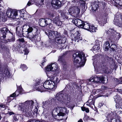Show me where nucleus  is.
Instances as JSON below:
<instances>
[{
    "instance_id": "nucleus-45",
    "label": "nucleus",
    "mask_w": 122,
    "mask_h": 122,
    "mask_svg": "<svg viewBox=\"0 0 122 122\" xmlns=\"http://www.w3.org/2000/svg\"><path fill=\"white\" fill-rule=\"evenodd\" d=\"M96 29V28L94 26L92 25L91 27L90 26V29L89 31H90L91 32H95L96 31L95 30Z\"/></svg>"
},
{
    "instance_id": "nucleus-25",
    "label": "nucleus",
    "mask_w": 122,
    "mask_h": 122,
    "mask_svg": "<svg viewBox=\"0 0 122 122\" xmlns=\"http://www.w3.org/2000/svg\"><path fill=\"white\" fill-rule=\"evenodd\" d=\"M51 3L52 5L57 6V8H59L62 6V3L59 0H52Z\"/></svg>"
},
{
    "instance_id": "nucleus-59",
    "label": "nucleus",
    "mask_w": 122,
    "mask_h": 122,
    "mask_svg": "<svg viewBox=\"0 0 122 122\" xmlns=\"http://www.w3.org/2000/svg\"><path fill=\"white\" fill-rule=\"evenodd\" d=\"M14 16L15 17L17 15L18 12L16 10H14Z\"/></svg>"
},
{
    "instance_id": "nucleus-27",
    "label": "nucleus",
    "mask_w": 122,
    "mask_h": 122,
    "mask_svg": "<svg viewBox=\"0 0 122 122\" xmlns=\"http://www.w3.org/2000/svg\"><path fill=\"white\" fill-rule=\"evenodd\" d=\"M53 21L54 23L58 26H61L62 24V22L57 17H56L53 19Z\"/></svg>"
},
{
    "instance_id": "nucleus-60",
    "label": "nucleus",
    "mask_w": 122,
    "mask_h": 122,
    "mask_svg": "<svg viewBox=\"0 0 122 122\" xmlns=\"http://www.w3.org/2000/svg\"><path fill=\"white\" fill-rule=\"evenodd\" d=\"M0 107L3 108H5H5H6V107L5 104H0Z\"/></svg>"
},
{
    "instance_id": "nucleus-43",
    "label": "nucleus",
    "mask_w": 122,
    "mask_h": 122,
    "mask_svg": "<svg viewBox=\"0 0 122 122\" xmlns=\"http://www.w3.org/2000/svg\"><path fill=\"white\" fill-rule=\"evenodd\" d=\"M22 32L21 30L20 31H17V30L16 35L19 37H21L23 36V33Z\"/></svg>"
},
{
    "instance_id": "nucleus-4",
    "label": "nucleus",
    "mask_w": 122,
    "mask_h": 122,
    "mask_svg": "<svg viewBox=\"0 0 122 122\" xmlns=\"http://www.w3.org/2000/svg\"><path fill=\"white\" fill-rule=\"evenodd\" d=\"M73 57L75 65L78 67H81L84 65L86 61L84 54H73Z\"/></svg>"
},
{
    "instance_id": "nucleus-33",
    "label": "nucleus",
    "mask_w": 122,
    "mask_h": 122,
    "mask_svg": "<svg viewBox=\"0 0 122 122\" xmlns=\"http://www.w3.org/2000/svg\"><path fill=\"white\" fill-rule=\"evenodd\" d=\"M95 100L94 99H91L89 100L86 103L87 105L92 107V105L94 106Z\"/></svg>"
},
{
    "instance_id": "nucleus-39",
    "label": "nucleus",
    "mask_w": 122,
    "mask_h": 122,
    "mask_svg": "<svg viewBox=\"0 0 122 122\" xmlns=\"http://www.w3.org/2000/svg\"><path fill=\"white\" fill-rule=\"evenodd\" d=\"M98 5L96 4V5H93L92 7V11L93 12H95L97 10L98 8Z\"/></svg>"
},
{
    "instance_id": "nucleus-13",
    "label": "nucleus",
    "mask_w": 122,
    "mask_h": 122,
    "mask_svg": "<svg viewBox=\"0 0 122 122\" xmlns=\"http://www.w3.org/2000/svg\"><path fill=\"white\" fill-rule=\"evenodd\" d=\"M43 84L45 90L56 88V85H54V83L50 80L46 81Z\"/></svg>"
},
{
    "instance_id": "nucleus-7",
    "label": "nucleus",
    "mask_w": 122,
    "mask_h": 122,
    "mask_svg": "<svg viewBox=\"0 0 122 122\" xmlns=\"http://www.w3.org/2000/svg\"><path fill=\"white\" fill-rule=\"evenodd\" d=\"M46 70L48 71L46 73V74L49 77L51 78L52 77V74L49 72L50 71L57 72L58 70V64L56 63H52L51 64L47 65L46 67Z\"/></svg>"
},
{
    "instance_id": "nucleus-5",
    "label": "nucleus",
    "mask_w": 122,
    "mask_h": 122,
    "mask_svg": "<svg viewBox=\"0 0 122 122\" xmlns=\"http://www.w3.org/2000/svg\"><path fill=\"white\" fill-rule=\"evenodd\" d=\"M107 33L109 40L111 42L116 43L121 37L120 34L117 33L113 28H109L107 31Z\"/></svg>"
},
{
    "instance_id": "nucleus-29",
    "label": "nucleus",
    "mask_w": 122,
    "mask_h": 122,
    "mask_svg": "<svg viewBox=\"0 0 122 122\" xmlns=\"http://www.w3.org/2000/svg\"><path fill=\"white\" fill-rule=\"evenodd\" d=\"M110 44L108 41L106 42L103 45V48L104 50L105 51L109 50V48L110 47Z\"/></svg>"
},
{
    "instance_id": "nucleus-12",
    "label": "nucleus",
    "mask_w": 122,
    "mask_h": 122,
    "mask_svg": "<svg viewBox=\"0 0 122 122\" xmlns=\"http://www.w3.org/2000/svg\"><path fill=\"white\" fill-rule=\"evenodd\" d=\"M51 20L49 18H41L39 20V25L40 26L44 27L47 26L51 23Z\"/></svg>"
},
{
    "instance_id": "nucleus-57",
    "label": "nucleus",
    "mask_w": 122,
    "mask_h": 122,
    "mask_svg": "<svg viewBox=\"0 0 122 122\" xmlns=\"http://www.w3.org/2000/svg\"><path fill=\"white\" fill-rule=\"evenodd\" d=\"M89 117L87 115H85L83 118V120L84 121H86L88 120L89 119H90Z\"/></svg>"
},
{
    "instance_id": "nucleus-49",
    "label": "nucleus",
    "mask_w": 122,
    "mask_h": 122,
    "mask_svg": "<svg viewBox=\"0 0 122 122\" xmlns=\"http://www.w3.org/2000/svg\"><path fill=\"white\" fill-rule=\"evenodd\" d=\"M20 17L23 18V19H27L29 17L28 15L27 14L25 13L23 14Z\"/></svg>"
},
{
    "instance_id": "nucleus-8",
    "label": "nucleus",
    "mask_w": 122,
    "mask_h": 122,
    "mask_svg": "<svg viewBox=\"0 0 122 122\" xmlns=\"http://www.w3.org/2000/svg\"><path fill=\"white\" fill-rule=\"evenodd\" d=\"M89 81L96 83H106L107 82L108 79L103 76L98 77L94 76L91 77L89 79Z\"/></svg>"
},
{
    "instance_id": "nucleus-24",
    "label": "nucleus",
    "mask_w": 122,
    "mask_h": 122,
    "mask_svg": "<svg viewBox=\"0 0 122 122\" xmlns=\"http://www.w3.org/2000/svg\"><path fill=\"white\" fill-rule=\"evenodd\" d=\"M21 108V110L23 113H24L28 117L30 116L31 113L30 111L31 110H29L28 108L26 107H20Z\"/></svg>"
},
{
    "instance_id": "nucleus-28",
    "label": "nucleus",
    "mask_w": 122,
    "mask_h": 122,
    "mask_svg": "<svg viewBox=\"0 0 122 122\" xmlns=\"http://www.w3.org/2000/svg\"><path fill=\"white\" fill-rule=\"evenodd\" d=\"M120 49H117V46L116 45L114 44H112L110 48V51H117V53H118L117 52V50Z\"/></svg>"
},
{
    "instance_id": "nucleus-10",
    "label": "nucleus",
    "mask_w": 122,
    "mask_h": 122,
    "mask_svg": "<svg viewBox=\"0 0 122 122\" xmlns=\"http://www.w3.org/2000/svg\"><path fill=\"white\" fill-rule=\"evenodd\" d=\"M34 102L32 100L27 101L23 103H20L19 104V106L20 107H23L29 109L30 110H32L33 107Z\"/></svg>"
},
{
    "instance_id": "nucleus-19",
    "label": "nucleus",
    "mask_w": 122,
    "mask_h": 122,
    "mask_svg": "<svg viewBox=\"0 0 122 122\" xmlns=\"http://www.w3.org/2000/svg\"><path fill=\"white\" fill-rule=\"evenodd\" d=\"M73 21L76 26L79 28H81V25H82V24H83V22L84 21H82L79 19H77L74 20H73Z\"/></svg>"
},
{
    "instance_id": "nucleus-6",
    "label": "nucleus",
    "mask_w": 122,
    "mask_h": 122,
    "mask_svg": "<svg viewBox=\"0 0 122 122\" xmlns=\"http://www.w3.org/2000/svg\"><path fill=\"white\" fill-rule=\"evenodd\" d=\"M55 98L59 102L62 103L66 104L68 107H70L69 106L70 100V96L64 94L62 92H60L58 93L56 96Z\"/></svg>"
},
{
    "instance_id": "nucleus-62",
    "label": "nucleus",
    "mask_w": 122,
    "mask_h": 122,
    "mask_svg": "<svg viewBox=\"0 0 122 122\" xmlns=\"http://www.w3.org/2000/svg\"><path fill=\"white\" fill-rule=\"evenodd\" d=\"M64 34L66 35L67 36H68V32L67 30H64Z\"/></svg>"
},
{
    "instance_id": "nucleus-44",
    "label": "nucleus",
    "mask_w": 122,
    "mask_h": 122,
    "mask_svg": "<svg viewBox=\"0 0 122 122\" xmlns=\"http://www.w3.org/2000/svg\"><path fill=\"white\" fill-rule=\"evenodd\" d=\"M116 80H117V81L118 82L117 83L118 84H122V77L120 78L119 80L116 79ZM118 91L119 92H122V89L118 90Z\"/></svg>"
},
{
    "instance_id": "nucleus-22",
    "label": "nucleus",
    "mask_w": 122,
    "mask_h": 122,
    "mask_svg": "<svg viewBox=\"0 0 122 122\" xmlns=\"http://www.w3.org/2000/svg\"><path fill=\"white\" fill-rule=\"evenodd\" d=\"M66 58L65 55L64 54L62 56L59 57L58 61L60 62L62 65H65L66 64Z\"/></svg>"
},
{
    "instance_id": "nucleus-34",
    "label": "nucleus",
    "mask_w": 122,
    "mask_h": 122,
    "mask_svg": "<svg viewBox=\"0 0 122 122\" xmlns=\"http://www.w3.org/2000/svg\"><path fill=\"white\" fill-rule=\"evenodd\" d=\"M69 15L68 13L66 12L65 11L63 10L62 11L61 13V15L62 18L63 19H68V15Z\"/></svg>"
},
{
    "instance_id": "nucleus-1",
    "label": "nucleus",
    "mask_w": 122,
    "mask_h": 122,
    "mask_svg": "<svg viewBox=\"0 0 122 122\" xmlns=\"http://www.w3.org/2000/svg\"><path fill=\"white\" fill-rule=\"evenodd\" d=\"M48 36L49 39L54 41L57 44L59 45V46H61L60 48L61 49L66 48L67 45L66 44V38L63 35H62L57 31L54 30H50L48 32H45Z\"/></svg>"
},
{
    "instance_id": "nucleus-18",
    "label": "nucleus",
    "mask_w": 122,
    "mask_h": 122,
    "mask_svg": "<svg viewBox=\"0 0 122 122\" xmlns=\"http://www.w3.org/2000/svg\"><path fill=\"white\" fill-rule=\"evenodd\" d=\"M56 43L55 41H52L51 40L49 39L45 43H42V45L43 47H47L51 46L52 47V46L54 45Z\"/></svg>"
},
{
    "instance_id": "nucleus-41",
    "label": "nucleus",
    "mask_w": 122,
    "mask_h": 122,
    "mask_svg": "<svg viewBox=\"0 0 122 122\" xmlns=\"http://www.w3.org/2000/svg\"><path fill=\"white\" fill-rule=\"evenodd\" d=\"M47 14L48 17L50 18H52L55 17V14L49 11L48 12Z\"/></svg>"
},
{
    "instance_id": "nucleus-42",
    "label": "nucleus",
    "mask_w": 122,
    "mask_h": 122,
    "mask_svg": "<svg viewBox=\"0 0 122 122\" xmlns=\"http://www.w3.org/2000/svg\"><path fill=\"white\" fill-rule=\"evenodd\" d=\"M11 8H9L7 10L6 14L7 15L8 17L10 18L11 16Z\"/></svg>"
},
{
    "instance_id": "nucleus-64",
    "label": "nucleus",
    "mask_w": 122,
    "mask_h": 122,
    "mask_svg": "<svg viewBox=\"0 0 122 122\" xmlns=\"http://www.w3.org/2000/svg\"><path fill=\"white\" fill-rule=\"evenodd\" d=\"M48 25H49V27L50 29H52V24H51V23L50 24H49Z\"/></svg>"
},
{
    "instance_id": "nucleus-55",
    "label": "nucleus",
    "mask_w": 122,
    "mask_h": 122,
    "mask_svg": "<svg viewBox=\"0 0 122 122\" xmlns=\"http://www.w3.org/2000/svg\"><path fill=\"white\" fill-rule=\"evenodd\" d=\"M20 16L21 17L22 16L23 14H25V12L24 11V9H22L20 11Z\"/></svg>"
},
{
    "instance_id": "nucleus-56",
    "label": "nucleus",
    "mask_w": 122,
    "mask_h": 122,
    "mask_svg": "<svg viewBox=\"0 0 122 122\" xmlns=\"http://www.w3.org/2000/svg\"><path fill=\"white\" fill-rule=\"evenodd\" d=\"M111 122H120V121L118 120H116L115 118H113V119H111V120H110Z\"/></svg>"
},
{
    "instance_id": "nucleus-46",
    "label": "nucleus",
    "mask_w": 122,
    "mask_h": 122,
    "mask_svg": "<svg viewBox=\"0 0 122 122\" xmlns=\"http://www.w3.org/2000/svg\"><path fill=\"white\" fill-rule=\"evenodd\" d=\"M13 119L15 121H17L19 119L20 115L18 114H16L13 116Z\"/></svg>"
},
{
    "instance_id": "nucleus-53",
    "label": "nucleus",
    "mask_w": 122,
    "mask_h": 122,
    "mask_svg": "<svg viewBox=\"0 0 122 122\" xmlns=\"http://www.w3.org/2000/svg\"><path fill=\"white\" fill-rule=\"evenodd\" d=\"M14 10H13L12 9H11V17H10V18L14 19L15 18V17L14 16Z\"/></svg>"
},
{
    "instance_id": "nucleus-30",
    "label": "nucleus",
    "mask_w": 122,
    "mask_h": 122,
    "mask_svg": "<svg viewBox=\"0 0 122 122\" xmlns=\"http://www.w3.org/2000/svg\"><path fill=\"white\" fill-rule=\"evenodd\" d=\"M121 20H116L114 21V24L120 27H122V14L120 15Z\"/></svg>"
},
{
    "instance_id": "nucleus-32",
    "label": "nucleus",
    "mask_w": 122,
    "mask_h": 122,
    "mask_svg": "<svg viewBox=\"0 0 122 122\" xmlns=\"http://www.w3.org/2000/svg\"><path fill=\"white\" fill-rule=\"evenodd\" d=\"M100 46L95 45L92 48V50L94 53L98 52V53L100 51Z\"/></svg>"
},
{
    "instance_id": "nucleus-21",
    "label": "nucleus",
    "mask_w": 122,
    "mask_h": 122,
    "mask_svg": "<svg viewBox=\"0 0 122 122\" xmlns=\"http://www.w3.org/2000/svg\"><path fill=\"white\" fill-rule=\"evenodd\" d=\"M84 50H79L77 49H75L74 48L73 49L71 50H69L66 51H65L64 53H84V52H83Z\"/></svg>"
},
{
    "instance_id": "nucleus-14",
    "label": "nucleus",
    "mask_w": 122,
    "mask_h": 122,
    "mask_svg": "<svg viewBox=\"0 0 122 122\" xmlns=\"http://www.w3.org/2000/svg\"><path fill=\"white\" fill-rule=\"evenodd\" d=\"M56 112V114L59 116H63L65 115V112L66 111V109L65 107H58L54 109V111Z\"/></svg>"
},
{
    "instance_id": "nucleus-50",
    "label": "nucleus",
    "mask_w": 122,
    "mask_h": 122,
    "mask_svg": "<svg viewBox=\"0 0 122 122\" xmlns=\"http://www.w3.org/2000/svg\"><path fill=\"white\" fill-rule=\"evenodd\" d=\"M33 117H37L38 115V113L37 112V109H34L33 111Z\"/></svg>"
},
{
    "instance_id": "nucleus-52",
    "label": "nucleus",
    "mask_w": 122,
    "mask_h": 122,
    "mask_svg": "<svg viewBox=\"0 0 122 122\" xmlns=\"http://www.w3.org/2000/svg\"><path fill=\"white\" fill-rule=\"evenodd\" d=\"M107 3H102V6L101 8H102V9L103 10H104L105 9H106V5Z\"/></svg>"
},
{
    "instance_id": "nucleus-40",
    "label": "nucleus",
    "mask_w": 122,
    "mask_h": 122,
    "mask_svg": "<svg viewBox=\"0 0 122 122\" xmlns=\"http://www.w3.org/2000/svg\"><path fill=\"white\" fill-rule=\"evenodd\" d=\"M96 20L100 25L102 26L104 24L103 22L104 21L103 19H102V18H98L97 17Z\"/></svg>"
},
{
    "instance_id": "nucleus-51",
    "label": "nucleus",
    "mask_w": 122,
    "mask_h": 122,
    "mask_svg": "<svg viewBox=\"0 0 122 122\" xmlns=\"http://www.w3.org/2000/svg\"><path fill=\"white\" fill-rule=\"evenodd\" d=\"M20 67L23 71L26 70L27 69V66L24 64L22 65Z\"/></svg>"
},
{
    "instance_id": "nucleus-23",
    "label": "nucleus",
    "mask_w": 122,
    "mask_h": 122,
    "mask_svg": "<svg viewBox=\"0 0 122 122\" xmlns=\"http://www.w3.org/2000/svg\"><path fill=\"white\" fill-rule=\"evenodd\" d=\"M81 26V29L89 31L90 26V24L87 21H84L83 22V24Z\"/></svg>"
},
{
    "instance_id": "nucleus-15",
    "label": "nucleus",
    "mask_w": 122,
    "mask_h": 122,
    "mask_svg": "<svg viewBox=\"0 0 122 122\" xmlns=\"http://www.w3.org/2000/svg\"><path fill=\"white\" fill-rule=\"evenodd\" d=\"M114 99L116 103V108L119 109H122V99L118 95L114 96Z\"/></svg>"
},
{
    "instance_id": "nucleus-47",
    "label": "nucleus",
    "mask_w": 122,
    "mask_h": 122,
    "mask_svg": "<svg viewBox=\"0 0 122 122\" xmlns=\"http://www.w3.org/2000/svg\"><path fill=\"white\" fill-rule=\"evenodd\" d=\"M9 51L10 49L8 47L6 46L5 49V50H3L2 52L4 53H9Z\"/></svg>"
},
{
    "instance_id": "nucleus-37",
    "label": "nucleus",
    "mask_w": 122,
    "mask_h": 122,
    "mask_svg": "<svg viewBox=\"0 0 122 122\" xmlns=\"http://www.w3.org/2000/svg\"><path fill=\"white\" fill-rule=\"evenodd\" d=\"M97 55H96L93 57L92 60L93 61V65L94 66V68H95L97 64V59L96 57H97Z\"/></svg>"
},
{
    "instance_id": "nucleus-17",
    "label": "nucleus",
    "mask_w": 122,
    "mask_h": 122,
    "mask_svg": "<svg viewBox=\"0 0 122 122\" xmlns=\"http://www.w3.org/2000/svg\"><path fill=\"white\" fill-rule=\"evenodd\" d=\"M80 10L78 7L73 6L69 10V13L70 14L72 15H78L80 13Z\"/></svg>"
},
{
    "instance_id": "nucleus-16",
    "label": "nucleus",
    "mask_w": 122,
    "mask_h": 122,
    "mask_svg": "<svg viewBox=\"0 0 122 122\" xmlns=\"http://www.w3.org/2000/svg\"><path fill=\"white\" fill-rule=\"evenodd\" d=\"M16 47L18 48H23L27 43V42L23 38H19L17 39L16 41Z\"/></svg>"
},
{
    "instance_id": "nucleus-26",
    "label": "nucleus",
    "mask_w": 122,
    "mask_h": 122,
    "mask_svg": "<svg viewBox=\"0 0 122 122\" xmlns=\"http://www.w3.org/2000/svg\"><path fill=\"white\" fill-rule=\"evenodd\" d=\"M116 113L115 112H111V113L108 114L107 117V120L110 122V120H111L112 118H115L116 116Z\"/></svg>"
},
{
    "instance_id": "nucleus-11",
    "label": "nucleus",
    "mask_w": 122,
    "mask_h": 122,
    "mask_svg": "<svg viewBox=\"0 0 122 122\" xmlns=\"http://www.w3.org/2000/svg\"><path fill=\"white\" fill-rule=\"evenodd\" d=\"M34 88L38 91L41 92L46 90L44 88L43 84L42 83V82L39 80L36 81Z\"/></svg>"
},
{
    "instance_id": "nucleus-31",
    "label": "nucleus",
    "mask_w": 122,
    "mask_h": 122,
    "mask_svg": "<svg viewBox=\"0 0 122 122\" xmlns=\"http://www.w3.org/2000/svg\"><path fill=\"white\" fill-rule=\"evenodd\" d=\"M43 107L44 108V111H45L46 109L48 111L50 105L49 102L46 101L43 102Z\"/></svg>"
},
{
    "instance_id": "nucleus-61",
    "label": "nucleus",
    "mask_w": 122,
    "mask_h": 122,
    "mask_svg": "<svg viewBox=\"0 0 122 122\" xmlns=\"http://www.w3.org/2000/svg\"><path fill=\"white\" fill-rule=\"evenodd\" d=\"M17 91H16L15 92L12 94H11L10 95V97H14L15 96V93H16L17 92Z\"/></svg>"
},
{
    "instance_id": "nucleus-35",
    "label": "nucleus",
    "mask_w": 122,
    "mask_h": 122,
    "mask_svg": "<svg viewBox=\"0 0 122 122\" xmlns=\"http://www.w3.org/2000/svg\"><path fill=\"white\" fill-rule=\"evenodd\" d=\"M6 46L3 42L2 41L0 42V51L3 52V51L5 50V49Z\"/></svg>"
},
{
    "instance_id": "nucleus-54",
    "label": "nucleus",
    "mask_w": 122,
    "mask_h": 122,
    "mask_svg": "<svg viewBox=\"0 0 122 122\" xmlns=\"http://www.w3.org/2000/svg\"><path fill=\"white\" fill-rule=\"evenodd\" d=\"M24 50H23L25 52L24 53H28L29 52V50L26 47H24Z\"/></svg>"
},
{
    "instance_id": "nucleus-48",
    "label": "nucleus",
    "mask_w": 122,
    "mask_h": 122,
    "mask_svg": "<svg viewBox=\"0 0 122 122\" xmlns=\"http://www.w3.org/2000/svg\"><path fill=\"white\" fill-rule=\"evenodd\" d=\"M59 81L58 78L56 77H55L54 79V81H52L54 83V85H55L56 84L58 83Z\"/></svg>"
},
{
    "instance_id": "nucleus-20",
    "label": "nucleus",
    "mask_w": 122,
    "mask_h": 122,
    "mask_svg": "<svg viewBox=\"0 0 122 122\" xmlns=\"http://www.w3.org/2000/svg\"><path fill=\"white\" fill-rule=\"evenodd\" d=\"M1 68H0V74H3L4 76H5L7 77H10V74L8 68L5 69L2 71H1Z\"/></svg>"
},
{
    "instance_id": "nucleus-36",
    "label": "nucleus",
    "mask_w": 122,
    "mask_h": 122,
    "mask_svg": "<svg viewBox=\"0 0 122 122\" xmlns=\"http://www.w3.org/2000/svg\"><path fill=\"white\" fill-rule=\"evenodd\" d=\"M6 46L3 42L2 41L0 42V51L3 52V51L5 50V49Z\"/></svg>"
},
{
    "instance_id": "nucleus-38",
    "label": "nucleus",
    "mask_w": 122,
    "mask_h": 122,
    "mask_svg": "<svg viewBox=\"0 0 122 122\" xmlns=\"http://www.w3.org/2000/svg\"><path fill=\"white\" fill-rule=\"evenodd\" d=\"M102 42L99 39H97L95 41V45L100 46V45L102 46Z\"/></svg>"
},
{
    "instance_id": "nucleus-2",
    "label": "nucleus",
    "mask_w": 122,
    "mask_h": 122,
    "mask_svg": "<svg viewBox=\"0 0 122 122\" xmlns=\"http://www.w3.org/2000/svg\"><path fill=\"white\" fill-rule=\"evenodd\" d=\"M26 31V35L24 34L27 38L32 41L38 42L41 40L40 37L39 36L40 33V29L38 26H33V28L29 27Z\"/></svg>"
},
{
    "instance_id": "nucleus-9",
    "label": "nucleus",
    "mask_w": 122,
    "mask_h": 122,
    "mask_svg": "<svg viewBox=\"0 0 122 122\" xmlns=\"http://www.w3.org/2000/svg\"><path fill=\"white\" fill-rule=\"evenodd\" d=\"M73 33L71 34V37L72 41H74L75 42H79L80 41L82 40V38L81 36V33L80 32V30H76V31Z\"/></svg>"
},
{
    "instance_id": "nucleus-3",
    "label": "nucleus",
    "mask_w": 122,
    "mask_h": 122,
    "mask_svg": "<svg viewBox=\"0 0 122 122\" xmlns=\"http://www.w3.org/2000/svg\"><path fill=\"white\" fill-rule=\"evenodd\" d=\"M8 35L11 36V38L5 40V43H8L9 42H14L15 41V35L13 32L9 30L8 28L6 27L0 29V39L1 40H3L5 39L6 35Z\"/></svg>"
},
{
    "instance_id": "nucleus-63",
    "label": "nucleus",
    "mask_w": 122,
    "mask_h": 122,
    "mask_svg": "<svg viewBox=\"0 0 122 122\" xmlns=\"http://www.w3.org/2000/svg\"><path fill=\"white\" fill-rule=\"evenodd\" d=\"M117 52L118 53H122V49H119L117 50Z\"/></svg>"
},
{
    "instance_id": "nucleus-58",
    "label": "nucleus",
    "mask_w": 122,
    "mask_h": 122,
    "mask_svg": "<svg viewBox=\"0 0 122 122\" xmlns=\"http://www.w3.org/2000/svg\"><path fill=\"white\" fill-rule=\"evenodd\" d=\"M17 90H18L19 91V93H21L22 90L21 87V86H20L18 87H17Z\"/></svg>"
}]
</instances>
